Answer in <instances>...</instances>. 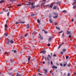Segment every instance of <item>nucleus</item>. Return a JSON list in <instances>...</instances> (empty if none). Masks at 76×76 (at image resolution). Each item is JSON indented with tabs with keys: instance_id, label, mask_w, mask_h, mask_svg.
<instances>
[{
	"instance_id": "obj_54",
	"label": "nucleus",
	"mask_w": 76,
	"mask_h": 76,
	"mask_svg": "<svg viewBox=\"0 0 76 76\" xmlns=\"http://www.w3.org/2000/svg\"><path fill=\"white\" fill-rule=\"evenodd\" d=\"M45 61H43V64H45Z\"/></svg>"
},
{
	"instance_id": "obj_14",
	"label": "nucleus",
	"mask_w": 76,
	"mask_h": 76,
	"mask_svg": "<svg viewBox=\"0 0 76 76\" xmlns=\"http://www.w3.org/2000/svg\"><path fill=\"white\" fill-rule=\"evenodd\" d=\"M66 51V49H64L62 50V51H63V52H65Z\"/></svg>"
},
{
	"instance_id": "obj_24",
	"label": "nucleus",
	"mask_w": 76,
	"mask_h": 76,
	"mask_svg": "<svg viewBox=\"0 0 76 76\" xmlns=\"http://www.w3.org/2000/svg\"><path fill=\"white\" fill-rule=\"evenodd\" d=\"M10 42V43H11L12 44V43H13V41L12 40H11Z\"/></svg>"
},
{
	"instance_id": "obj_18",
	"label": "nucleus",
	"mask_w": 76,
	"mask_h": 76,
	"mask_svg": "<svg viewBox=\"0 0 76 76\" xmlns=\"http://www.w3.org/2000/svg\"><path fill=\"white\" fill-rule=\"evenodd\" d=\"M16 0H10L11 2H13V1H15Z\"/></svg>"
},
{
	"instance_id": "obj_29",
	"label": "nucleus",
	"mask_w": 76,
	"mask_h": 76,
	"mask_svg": "<svg viewBox=\"0 0 76 76\" xmlns=\"http://www.w3.org/2000/svg\"><path fill=\"white\" fill-rule=\"evenodd\" d=\"M32 8H33V9H34V8H35V6L34 5H33L32 7H31Z\"/></svg>"
},
{
	"instance_id": "obj_41",
	"label": "nucleus",
	"mask_w": 76,
	"mask_h": 76,
	"mask_svg": "<svg viewBox=\"0 0 76 76\" xmlns=\"http://www.w3.org/2000/svg\"><path fill=\"white\" fill-rule=\"evenodd\" d=\"M56 25H57V23L55 22L54 23V25H55V26H56Z\"/></svg>"
},
{
	"instance_id": "obj_12",
	"label": "nucleus",
	"mask_w": 76,
	"mask_h": 76,
	"mask_svg": "<svg viewBox=\"0 0 76 76\" xmlns=\"http://www.w3.org/2000/svg\"><path fill=\"white\" fill-rule=\"evenodd\" d=\"M62 12L63 13H66V12H67V11H66V10H64L62 11Z\"/></svg>"
},
{
	"instance_id": "obj_44",
	"label": "nucleus",
	"mask_w": 76,
	"mask_h": 76,
	"mask_svg": "<svg viewBox=\"0 0 76 76\" xmlns=\"http://www.w3.org/2000/svg\"><path fill=\"white\" fill-rule=\"evenodd\" d=\"M30 4L32 6V5H33V4H34V3H31V2Z\"/></svg>"
},
{
	"instance_id": "obj_26",
	"label": "nucleus",
	"mask_w": 76,
	"mask_h": 76,
	"mask_svg": "<svg viewBox=\"0 0 76 76\" xmlns=\"http://www.w3.org/2000/svg\"><path fill=\"white\" fill-rule=\"evenodd\" d=\"M66 59H68V58H69V56H66Z\"/></svg>"
},
{
	"instance_id": "obj_28",
	"label": "nucleus",
	"mask_w": 76,
	"mask_h": 76,
	"mask_svg": "<svg viewBox=\"0 0 76 76\" xmlns=\"http://www.w3.org/2000/svg\"><path fill=\"white\" fill-rule=\"evenodd\" d=\"M26 4L27 6H28V5H30L31 4V3H30V4Z\"/></svg>"
},
{
	"instance_id": "obj_9",
	"label": "nucleus",
	"mask_w": 76,
	"mask_h": 76,
	"mask_svg": "<svg viewBox=\"0 0 76 76\" xmlns=\"http://www.w3.org/2000/svg\"><path fill=\"white\" fill-rule=\"evenodd\" d=\"M28 57L29 58H28V62H29V61H30V60L31 59V56H29Z\"/></svg>"
},
{
	"instance_id": "obj_25",
	"label": "nucleus",
	"mask_w": 76,
	"mask_h": 76,
	"mask_svg": "<svg viewBox=\"0 0 76 76\" xmlns=\"http://www.w3.org/2000/svg\"><path fill=\"white\" fill-rule=\"evenodd\" d=\"M56 28H57V29H58L59 31H60V28L59 27L58 28L57 27H56Z\"/></svg>"
},
{
	"instance_id": "obj_63",
	"label": "nucleus",
	"mask_w": 76,
	"mask_h": 76,
	"mask_svg": "<svg viewBox=\"0 0 76 76\" xmlns=\"http://www.w3.org/2000/svg\"><path fill=\"white\" fill-rule=\"evenodd\" d=\"M72 5H73V6H74V5H75V3H73Z\"/></svg>"
},
{
	"instance_id": "obj_36",
	"label": "nucleus",
	"mask_w": 76,
	"mask_h": 76,
	"mask_svg": "<svg viewBox=\"0 0 76 76\" xmlns=\"http://www.w3.org/2000/svg\"><path fill=\"white\" fill-rule=\"evenodd\" d=\"M50 63L51 65H53V62H52V61H51Z\"/></svg>"
},
{
	"instance_id": "obj_11",
	"label": "nucleus",
	"mask_w": 76,
	"mask_h": 76,
	"mask_svg": "<svg viewBox=\"0 0 76 76\" xmlns=\"http://www.w3.org/2000/svg\"><path fill=\"white\" fill-rule=\"evenodd\" d=\"M26 27L27 29H29V24H28L27 25Z\"/></svg>"
},
{
	"instance_id": "obj_17",
	"label": "nucleus",
	"mask_w": 76,
	"mask_h": 76,
	"mask_svg": "<svg viewBox=\"0 0 76 76\" xmlns=\"http://www.w3.org/2000/svg\"><path fill=\"white\" fill-rule=\"evenodd\" d=\"M64 33H63L62 34V38H64Z\"/></svg>"
},
{
	"instance_id": "obj_20",
	"label": "nucleus",
	"mask_w": 76,
	"mask_h": 76,
	"mask_svg": "<svg viewBox=\"0 0 76 76\" xmlns=\"http://www.w3.org/2000/svg\"><path fill=\"white\" fill-rule=\"evenodd\" d=\"M45 4V2H44L42 4H41V6H43V5L44 4Z\"/></svg>"
},
{
	"instance_id": "obj_42",
	"label": "nucleus",
	"mask_w": 76,
	"mask_h": 76,
	"mask_svg": "<svg viewBox=\"0 0 76 76\" xmlns=\"http://www.w3.org/2000/svg\"><path fill=\"white\" fill-rule=\"evenodd\" d=\"M73 9H75L76 8V6H75L73 7Z\"/></svg>"
},
{
	"instance_id": "obj_34",
	"label": "nucleus",
	"mask_w": 76,
	"mask_h": 76,
	"mask_svg": "<svg viewBox=\"0 0 76 76\" xmlns=\"http://www.w3.org/2000/svg\"><path fill=\"white\" fill-rule=\"evenodd\" d=\"M48 56L49 58H51V56H50V55H48Z\"/></svg>"
},
{
	"instance_id": "obj_10",
	"label": "nucleus",
	"mask_w": 76,
	"mask_h": 76,
	"mask_svg": "<svg viewBox=\"0 0 76 76\" xmlns=\"http://www.w3.org/2000/svg\"><path fill=\"white\" fill-rule=\"evenodd\" d=\"M53 14H54V15H56V16H58V14H57V13L56 12H54L53 13Z\"/></svg>"
},
{
	"instance_id": "obj_58",
	"label": "nucleus",
	"mask_w": 76,
	"mask_h": 76,
	"mask_svg": "<svg viewBox=\"0 0 76 76\" xmlns=\"http://www.w3.org/2000/svg\"><path fill=\"white\" fill-rule=\"evenodd\" d=\"M42 1L44 2H45V1H46L45 0H42Z\"/></svg>"
},
{
	"instance_id": "obj_64",
	"label": "nucleus",
	"mask_w": 76,
	"mask_h": 76,
	"mask_svg": "<svg viewBox=\"0 0 76 76\" xmlns=\"http://www.w3.org/2000/svg\"><path fill=\"white\" fill-rule=\"evenodd\" d=\"M73 20H74L73 19H72V22H73Z\"/></svg>"
},
{
	"instance_id": "obj_16",
	"label": "nucleus",
	"mask_w": 76,
	"mask_h": 76,
	"mask_svg": "<svg viewBox=\"0 0 76 76\" xmlns=\"http://www.w3.org/2000/svg\"><path fill=\"white\" fill-rule=\"evenodd\" d=\"M67 34H70V31H67Z\"/></svg>"
},
{
	"instance_id": "obj_60",
	"label": "nucleus",
	"mask_w": 76,
	"mask_h": 76,
	"mask_svg": "<svg viewBox=\"0 0 76 76\" xmlns=\"http://www.w3.org/2000/svg\"><path fill=\"white\" fill-rule=\"evenodd\" d=\"M67 76H70V74L69 73L67 75Z\"/></svg>"
},
{
	"instance_id": "obj_39",
	"label": "nucleus",
	"mask_w": 76,
	"mask_h": 76,
	"mask_svg": "<svg viewBox=\"0 0 76 76\" xmlns=\"http://www.w3.org/2000/svg\"><path fill=\"white\" fill-rule=\"evenodd\" d=\"M61 44L59 46V47L58 48H60L61 47Z\"/></svg>"
},
{
	"instance_id": "obj_62",
	"label": "nucleus",
	"mask_w": 76,
	"mask_h": 76,
	"mask_svg": "<svg viewBox=\"0 0 76 76\" xmlns=\"http://www.w3.org/2000/svg\"><path fill=\"white\" fill-rule=\"evenodd\" d=\"M9 42H7V44H9Z\"/></svg>"
},
{
	"instance_id": "obj_38",
	"label": "nucleus",
	"mask_w": 76,
	"mask_h": 76,
	"mask_svg": "<svg viewBox=\"0 0 76 76\" xmlns=\"http://www.w3.org/2000/svg\"><path fill=\"white\" fill-rule=\"evenodd\" d=\"M18 23H19V22H17L15 23V24H18Z\"/></svg>"
},
{
	"instance_id": "obj_6",
	"label": "nucleus",
	"mask_w": 76,
	"mask_h": 76,
	"mask_svg": "<svg viewBox=\"0 0 76 76\" xmlns=\"http://www.w3.org/2000/svg\"><path fill=\"white\" fill-rule=\"evenodd\" d=\"M52 67L53 69H57V67L56 66L54 65H53Z\"/></svg>"
},
{
	"instance_id": "obj_8",
	"label": "nucleus",
	"mask_w": 76,
	"mask_h": 76,
	"mask_svg": "<svg viewBox=\"0 0 76 76\" xmlns=\"http://www.w3.org/2000/svg\"><path fill=\"white\" fill-rule=\"evenodd\" d=\"M61 4V2L60 1H58L56 3L57 4Z\"/></svg>"
},
{
	"instance_id": "obj_19",
	"label": "nucleus",
	"mask_w": 76,
	"mask_h": 76,
	"mask_svg": "<svg viewBox=\"0 0 76 76\" xmlns=\"http://www.w3.org/2000/svg\"><path fill=\"white\" fill-rule=\"evenodd\" d=\"M58 16L57 15H56V16H54V17H53V18H55V19H56V18H57V17H58Z\"/></svg>"
},
{
	"instance_id": "obj_53",
	"label": "nucleus",
	"mask_w": 76,
	"mask_h": 76,
	"mask_svg": "<svg viewBox=\"0 0 76 76\" xmlns=\"http://www.w3.org/2000/svg\"><path fill=\"white\" fill-rule=\"evenodd\" d=\"M71 35H69V37L70 38H71Z\"/></svg>"
},
{
	"instance_id": "obj_31",
	"label": "nucleus",
	"mask_w": 76,
	"mask_h": 76,
	"mask_svg": "<svg viewBox=\"0 0 76 76\" xmlns=\"http://www.w3.org/2000/svg\"><path fill=\"white\" fill-rule=\"evenodd\" d=\"M34 15H35V14H31V16L32 17V16H34Z\"/></svg>"
},
{
	"instance_id": "obj_30",
	"label": "nucleus",
	"mask_w": 76,
	"mask_h": 76,
	"mask_svg": "<svg viewBox=\"0 0 76 76\" xmlns=\"http://www.w3.org/2000/svg\"><path fill=\"white\" fill-rule=\"evenodd\" d=\"M44 71H45V73H47V70L46 69H44Z\"/></svg>"
},
{
	"instance_id": "obj_57",
	"label": "nucleus",
	"mask_w": 76,
	"mask_h": 76,
	"mask_svg": "<svg viewBox=\"0 0 76 76\" xmlns=\"http://www.w3.org/2000/svg\"><path fill=\"white\" fill-rule=\"evenodd\" d=\"M39 5H37L36 6V7H39Z\"/></svg>"
},
{
	"instance_id": "obj_3",
	"label": "nucleus",
	"mask_w": 76,
	"mask_h": 76,
	"mask_svg": "<svg viewBox=\"0 0 76 76\" xmlns=\"http://www.w3.org/2000/svg\"><path fill=\"white\" fill-rule=\"evenodd\" d=\"M4 29L5 31L7 29V24H5L4 26Z\"/></svg>"
},
{
	"instance_id": "obj_5",
	"label": "nucleus",
	"mask_w": 76,
	"mask_h": 76,
	"mask_svg": "<svg viewBox=\"0 0 76 76\" xmlns=\"http://www.w3.org/2000/svg\"><path fill=\"white\" fill-rule=\"evenodd\" d=\"M53 39V37H50L48 39V41L49 42L50 41H51V39Z\"/></svg>"
},
{
	"instance_id": "obj_47",
	"label": "nucleus",
	"mask_w": 76,
	"mask_h": 76,
	"mask_svg": "<svg viewBox=\"0 0 76 76\" xmlns=\"http://www.w3.org/2000/svg\"><path fill=\"white\" fill-rule=\"evenodd\" d=\"M27 34H26L25 35H24V37H26V36H27Z\"/></svg>"
},
{
	"instance_id": "obj_50",
	"label": "nucleus",
	"mask_w": 76,
	"mask_h": 76,
	"mask_svg": "<svg viewBox=\"0 0 76 76\" xmlns=\"http://www.w3.org/2000/svg\"><path fill=\"white\" fill-rule=\"evenodd\" d=\"M61 54H63V52H61Z\"/></svg>"
},
{
	"instance_id": "obj_21",
	"label": "nucleus",
	"mask_w": 76,
	"mask_h": 76,
	"mask_svg": "<svg viewBox=\"0 0 76 76\" xmlns=\"http://www.w3.org/2000/svg\"><path fill=\"white\" fill-rule=\"evenodd\" d=\"M3 2H4V0H1V1H0V3H3Z\"/></svg>"
},
{
	"instance_id": "obj_27",
	"label": "nucleus",
	"mask_w": 76,
	"mask_h": 76,
	"mask_svg": "<svg viewBox=\"0 0 76 76\" xmlns=\"http://www.w3.org/2000/svg\"><path fill=\"white\" fill-rule=\"evenodd\" d=\"M50 45H51L49 43L47 45V46H48L49 47H50Z\"/></svg>"
},
{
	"instance_id": "obj_35",
	"label": "nucleus",
	"mask_w": 76,
	"mask_h": 76,
	"mask_svg": "<svg viewBox=\"0 0 76 76\" xmlns=\"http://www.w3.org/2000/svg\"><path fill=\"white\" fill-rule=\"evenodd\" d=\"M9 12H8L7 13V16H9Z\"/></svg>"
},
{
	"instance_id": "obj_56",
	"label": "nucleus",
	"mask_w": 76,
	"mask_h": 76,
	"mask_svg": "<svg viewBox=\"0 0 76 76\" xmlns=\"http://www.w3.org/2000/svg\"><path fill=\"white\" fill-rule=\"evenodd\" d=\"M45 60H47V58L46 57L45 58Z\"/></svg>"
},
{
	"instance_id": "obj_61",
	"label": "nucleus",
	"mask_w": 76,
	"mask_h": 76,
	"mask_svg": "<svg viewBox=\"0 0 76 76\" xmlns=\"http://www.w3.org/2000/svg\"><path fill=\"white\" fill-rule=\"evenodd\" d=\"M63 66H66V64H64L63 65Z\"/></svg>"
},
{
	"instance_id": "obj_4",
	"label": "nucleus",
	"mask_w": 76,
	"mask_h": 76,
	"mask_svg": "<svg viewBox=\"0 0 76 76\" xmlns=\"http://www.w3.org/2000/svg\"><path fill=\"white\" fill-rule=\"evenodd\" d=\"M39 35L40 36V39H41V40H42V39H43V37H42V36L40 34H39Z\"/></svg>"
},
{
	"instance_id": "obj_45",
	"label": "nucleus",
	"mask_w": 76,
	"mask_h": 76,
	"mask_svg": "<svg viewBox=\"0 0 76 76\" xmlns=\"http://www.w3.org/2000/svg\"><path fill=\"white\" fill-rule=\"evenodd\" d=\"M14 53H16V50H14Z\"/></svg>"
},
{
	"instance_id": "obj_7",
	"label": "nucleus",
	"mask_w": 76,
	"mask_h": 76,
	"mask_svg": "<svg viewBox=\"0 0 76 76\" xmlns=\"http://www.w3.org/2000/svg\"><path fill=\"white\" fill-rule=\"evenodd\" d=\"M51 59V58H48L47 57V60L48 61H50V59Z\"/></svg>"
},
{
	"instance_id": "obj_33",
	"label": "nucleus",
	"mask_w": 76,
	"mask_h": 76,
	"mask_svg": "<svg viewBox=\"0 0 76 76\" xmlns=\"http://www.w3.org/2000/svg\"><path fill=\"white\" fill-rule=\"evenodd\" d=\"M40 70H41V69H38L37 72L39 73V71H40Z\"/></svg>"
},
{
	"instance_id": "obj_22",
	"label": "nucleus",
	"mask_w": 76,
	"mask_h": 76,
	"mask_svg": "<svg viewBox=\"0 0 76 76\" xmlns=\"http://www.w3.org/2000/svg\"><path fill=\"white\" fill-rule=\"evenodd\" d=\"M37 21L38 23H40V21L39 20V19H37Z\"/></svg>"
},
{
	"instance_id": "obj_46",
	"label": "nucleus",
	"mask_w": 76,
	"mask_h": 76,
	"mask_svg": "<svg viewBox=\"0 0 76 76\" xmlns=\"http://www.w3.org/2000/svg\"><path fill=\"white\" fill-rule=\"evenodd\" d=\"M20 23H25V22H24V21L23 22H20Z\"/></svg>"
},
{
	"instance_id": "obj_49",
	"label": "nucleus",
	"mask_w": 76,
	"mask_h": 76,
	"mask_svg": "<svg viewBox=\"0 0 76 76\" xmlns=\"http://www.w3.org/2000/svg\"><path fill=\"white\" fill-rule=\"evenodd\" d=\"M48 32V31H45V34H47Z\"/></svg>"
},
{
	"instance_id": "obj_52",
	"label": "nucleus",
	"mask_w": 76,
	"mask_h": 76,
	"mask_svg": "<svg viewBox=\"0 0 76 76\" xmlns=\"http://www.w3.org/2000/svg\"><path fill=\"white\" fill-rule=\"evenodd\" d=\"M47 64H48V65H49V64H50V62H48Z\"/></svg>"
},
{
	"instance_id": "obj_37",
	"label": "nucleus",
	"mask_w": 76,
	"mask_h": 76,
	"mask_svg": "<svg viewBox=\"0 0 76 76\" xmlns=\"http://www.w3.org/2000/svg\"><path fill=\"white\" fill-rule=\"evenodd\" d=\"M21 5L20 4H19L18 5H17V6H21Z\"/></svg>"
},
{
	"instance_id": "obj_15",
	"label": "nucleus",
	"mask_w": 76,
	"mask_h": 76,
	"mask_svg": "<svg viewBox=\"0 0 76 76\" xmlns=\"http://www.w3.org/2000/svg\"><path fill=\"white\" fill-rule=\"evenodd\" d=\"M49 21H50V23H53V21H52V20H51L50 19L49 20Z\"/></svg>"
},
{
	"instance_id": "obj_59",
	"label": "nucleus",
	"mask_w": 76,
	"mask_h": 76,
	"mask_svg": "<svg viewBox=\"0 0 76 76\" xmlns=\"http://www.w3.org/2000/svg\"><path fill=\"white\" fill-rule=\"evenodd\" d=\"M8 42H10V39H8Z\"/></svg>"
},
{
	"instance_id": "obj_55",
	"label": "nucleus",
	"mask_w": 76,
	"mask_h": 76,
	"mask_svg": "<svg viewBox=\"0 0 76 76\" xmlns=\"http://www.w3.org/2000/svg\"><path fill=\"white\" fill-rule=\"evenodd\" d=\"M34 34H35V32H33L32 33V34L34 35Z\"/></svg>"
},
{
	"instance_id": "obj_2",
	"label": "nucleus",
	"mask_w": 76,
	"mask_h": 76,
	"mask_svg": "<svg viewBox=\"0 0 76 76\" xmlns=\"http://www.w3.org/2000/svg\"><path fill=\"white\" fill-rule=\"evenodd\" d=\"M41 53L43 54H44L45 53H47V51H46V50H42L41 51Z\"/></svg>"
},
{
	"instance_id": "obj_40",
	"label": "nucleus",
	"mask_w": 76,
	"mask_h": 76,
	"mask_svg": "<svg viewBox=\"0 0 76 76\" xmlns=\"http://www.w3.org/2000/svg\"><path fill=\"white\" fill-rule=\"evenodd\" d=\"M4 35H6V37H7V34L6 33H5L4 34Z\"/></svg>"
},
{
	"instance_id": "obj_1",
	"label": "nucleus",
	"mask_w": 76,
	"mask_h": 76,
	"mask_svg": "<svg viewBox=\"0 0 76 76\" xmlns=\"http://www.w3.org/2000/svg\"><path fill=\"white\" fill-rule=\"evenodd\" d=\"M46 6H47V7H48L50 8H52L53 6V4L52 5H45Z\"/></svg>"
},
{
	"instance_id": "obj_23",
	"label": "nucleus",
	"mask_w": 76,
	"mask_h": 76,
	"mask_svg": "<svg viewBox=\"0 0 76 76\" xmlns=\"http://www.w3.org/2000/svg\"><path fill=\"white\" fill-rule=\"evenodd\" d=\"M10 63H12V62H13V60L12 59H10Z\"/></svg>"
},
{
	"instance_id": "obj_48",
	"label": "nucleus",
	"mask_w": 76,
	"mask_h": 76,
	"mask_svg": "<svg viewBox=\"0 0 76 76\" xmlns=\"http://www.w3.org/2000/svg\"><path fill=\"white\" fill-rule=\"evenodd\" d=\"M53 57H56V54H54L53 56Z\"/></svg>"
},
{
	"instance_id": "obj_13",
	"label": "nucleus",
	"mask_w": 76,
	"mask_h": 76,
	"mask_svg": "<svg viewBox=\"0 0 76 76\" xmlns=\"http://www.w3.org/2000/svg\"><path fill=\"white\" fill-rule=\"evenodd\" d=\"M57 7L56 6H54L53 7V9L54 10L56 9Z\"/></svg>"
},
{
	"instance_id": "obj_43",
	"label": "nucleus",
	"mask_w": 76,
	"mask_h": 76,
	"mask_svg": "<svg viewBox=\"0 0 76 76\" xmlns=\"http://www.w3.org/2000/svg\"><path fill=\"white\" fill-rule=\"evenodd\" d=\"M8 54V53L7 52H5L4 54V55H5V54Z\"/></svg>"
},
{
	"instance_id": "obj_51",
	"label": "nucleus",
	"mask_w": 76,
	"mask_h": 76,
	"mask_svg": "<svg viewBox=\"0 0 76 76\" xmlns=\"http://www.w3.org/2000/svg\"><path fill=\"white\" fill-rule=\"evenodd\" d=\"M60 65L61 66H63V64H60Z\"/></svg>"
},
{
	"instance_id": "obj_32",
	"label": "nucleus",
	"mask_w": 76,
	"mask_h": 76,
	"mask_svg": "<svg viewBox=\"0 0 76 76\" xmlns=\"http://www.w3.org/2000/svg\"><path fill=\"white\" fill-rule=\"evenodd\" d=\"M62 32H63V31H61L59 32H58V33L59 34H61V33H62Z\"/></svg>"
}]
</instances>
